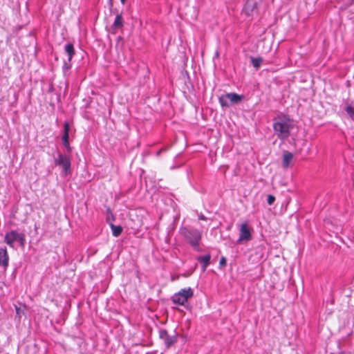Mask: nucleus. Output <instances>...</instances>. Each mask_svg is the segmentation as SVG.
Instances as JSON below:
<instances>
[{
  "instance_id": "f257e3e1",
  "label": "nucleus",
  "mask_w": 354,
  "mask_h": 354,
  "mask_svg": "<svg viewBox=\"0 0 354 354\" xmlns=\"http://www.w3.org/2000/svg\"><path fill=\"white\" fill-rule=\"evenodd\" d=\"M292 120L287 115H281L274 119L273 129L277 136L281 140L288 138L293 128Z\"/></svg>"
},
{
  "instance_id": "f03ea898",
  "label": "nucleus",
  "mask_w": 354,
  "mask_h": 354,
  "mask_svg": "<svg viewBox=\"0 0 354 354\" xmlns=\"http://www.w3.org/2000/svg\"><path fill=\"white\" fill-rule=\"evenodd\" d=\"M185 240L195 250H198L199 243L202 238V232L190 227H183L180 230Z\"/></svg>"
},
{
  "instance_id": "7ed1b4c3",
  "label": "nucleus",
  "mask_w": 354,
  "mask_h": 354,
  "mask_svg": "<svg viewBox=\"0 0 354 354\" xmlns=\"http://www.w3.org/2000/svg\"><path fill=\"white\" fill-rule=\"evenodd\" d=\"M194 296V290L190 287L183 288L175 293L171 298L172 302L175 304L185 306L188 299Z\"/></svg>"
},
{
  "instance_id": "20e7f679",
  "label": "nucleus",
  "mask_w": 354,
  "mask_h": 354,
  "mask_svg": "<svg viewBox=\"0 0 354 354\" xmlns=\"http://www.w3.org/2000/svg\"><path fill=\"white\" fill-rule=\"evenodd\" d=\"M54 161L56 165L62 168L63 172L66 176L71 173V162L70 158L67 155L58 152L57 156L55 158Z\"/></svg>"
},
{
  "instance_id": "39448f33",
  "label": "nucleus",
  "mask_w": 354,
  "mask_h": 354,
  "mask_svg": "<svg viewBox=\"0 0 354 354\" xmlns=\"http://www.w3.org/2000/svg\"><path fill=\"white\" fill-rule=\"evenodd\" d=\"M17 241L19 242L21 246H24L26 242L25 234L19 233L16 230H12L6 234L4 241L10 247L13 248V243Z\"/></svg>"
},
{
  "instance_id": "423d86ee",
  "label": "nucleus",
  "mask_w": 354,
  "mask_h": 354,
  "mask_svg": "<svg viewBox=\"0 0 354 354\" xmlns=\"http://www.w3.org/2000/svg\"><path fill=\"white\" fill-rule=\"evenodd\" d=\"M259 2V0H247L243 12L248 17H254V14L258 12V5Z\"/></svg>"
},
{
  "instance_id": "0eeeda50",
  "label": "nucleus",
  "mask_w": 354,
  "mask_h": 354,
  "mask_svg": "<svg viewBox=\"0 0 354 354\" xmlns=\"http://www.w3.org/2000/svg\"><path fill=\"white\" fill-rule=\"evenodd\" d=\"M159 337L163 341L166 348H169L177 342L176 335H169L165 329L159 330Z\"/></svg>"
},
{
  "instance_id": "6e6552de",
  "label": "nucleus",
  "mask_w": 354,
  "mask_h": 354,
  "mask_svg": "<svg viewBox=\"0 0 354 354\" xmlns=\"http://www.w3.org/2000/svg\"><path fill=\"white\" fill-rule=\"evenodd\" d=\"M239 230L240 234L237 243H241L243 241H250L252 239L251 232L247 222L241 225Z\"/></svg>"
},
{
  "instance_id": "1a4fd4ad",
  "label": "nucleus",
  "mask_w": 354,
  "mask_h": 354,
  "mask_svg": "<svg viewBox=\"0 0 354 354\" xmlns=\"http://www.w3.org/2000/svg\"><path fill=\"white\" fill-rule=\"evenodd\" d=\"M293 154L288 151H285L283 155L282 166L283 168H288L291 166L293 160Z\"/></svg>"
},
{
  "instance_id": "9d476101",
  "label": "nucleus",
  "mask_w": 354,
  "mask_h": 354,
  "mask_svg": "<svg viewBox=\"0 0 354 354\" xmlns=\"http://www.w3.org/2000/svg\"><path fill=\"white\" fill-rule=\"evenodd\" d=\"M9 256L6 247L0 248V266L7 267L8 266Z\"/></svg>"
},
{
  "instance_id": "9b49d317",
  "label": "nucleus",
  "mask_w": 354,
  "mask_h": 354,
  "mask_svg": "<svg viewBox=\"0 0 354 354\" xmlns=\"http://www.w3.org/2000/svg\"><path fill=\"white\" fill-rule=\"evenodd\" d=\"M211 255L209 254L204 256H199L196 258L197 261L202 264V269L205 271L210 263Z\"/></svg>"
},
{
  "instance_id": "f8f14e48",
  "label": "nucleus",
  "mask_w": 354,
  "mask_h": 354,
  "mask_svg": "<svg viewBox=\"0 0 354 354\" xmlns=\"http://www.w3.org/2000/svg\"><path fill=\"white\" fill-rule=\"evenodd\" d=\"M226 97L229 98L231 104H236L241 102L243 98V95H238L235 93H229L226 94Z\"/></svg>"
},
{
  "instance_id": "ddd939ff",
  "label": "nucleus",
  "mask_w": 354,
  "mask_h": 354,
  "mask_svg": "<svg viewBox=\"0 0 354 354\" xmlns=\"http://www.w3.org/2000/svg\"><path fill=\"white\" fill-rule=\"evenodd\" d=\"M64 50L68 55V59L69 62H71L72 58L75 54L74 46L72 43H68L64 46Z\"/></svg>"
},
{
  "instance_id": "4468645a",
  "label": "nucleus",
  "mask_w": 354,
  "mask_h": 354,
  "mask_svg": "<svg viewBox=\"0 0 354 354\" xmlns=\"http://www.w3.org/2000/svg\"><path fill=\"white\" fill-rule=\"evenodd\" d=\"M124 21L122 14H118L115 17V21L112 25V29L117 30L123 26Z\"/></svg>"
},
{
  "instance_id": "2eb2a0df",
  "label": "nucleus",
  "mask_w": 354,
  "mask_h": 354,
  "mask_svg": "<svg viewBox=\"0 0 354 354\" xmlns=\"http://www.w3.org/2000/svg\"><path fill=\"white\" fill-rule=\"evenodd\" d=\"M110 227L112 230V234L117 237L122 232V227L120 225H115L113 223H110Z\"/></svg>"
},
{
  "instance_id": "dca6fc26",
  "label": "nucleus",
  "mask_w": 354,
  "mask_h": 354,
  "mask_svg": "<svg viewBox=\"0 0 354 354\" xmlns=\"http://www.w3.org/2000/svg\"><path fill=\"white\" fill-rule=\"evenodd\" d=\"M251 62L252 64V66L256 68L257 69L259 68L263 62V59L260 57H250Z\"/></svg>"
},
{
  "instance_id": "f3484780",
  "label": "nucleus",
  "mask_w": 354,
  "mask_h": 354,
  "mask_svg": "<svg viewBox=\"0 0 354 354\" xmlns=\"http://www.w3.org/2000/svg\"><path fill=\"white\" fill-rule=\"evenodd\" d=\"M63 145L66 147L68 152H71V147L69 144V136L63 135L62 138Z\"/></svg>"
},
{
  "instance_id": "a211bd4d",
  "label": "nucleus",
  "mask_w": 354,
  "mask_h": 354,
  "mask_svg": "<svg viewBox=\"0 0 354 354\" xmlns=\"http://www.w3.org/2000/svg\"><path fill=\"white\" fill-rule=\"evenodd\" d=\"M229 101H230L229 98L226 97V94L223 95L219 97V102H220L221 106H223V107L229 106L230 105V104L229 103Z\"/></svg>"
},
{
  "instance_id": "6ab92c4d",
  "label": "nucleus",
  "mask_w": 354,
  "mask_h": 354,
  "mask_svg": "<svg viewBox=\"0 0 354 354\" xmlns=\"http://www.w3.org/2000/svg\"><path fill=\"white\" fill-rule=\"evenodd\" d=\"M345 111L352 119H354V107L351 104H346Z\"/></svg>"
},
{
  "instance_id": "aec40b11",
  "label": "nucleus",
  "mask_w": 354,
  "mask_h": 354,
  "mask_svg": "<svg viewBox=\"0 0 354 354\" xmlns=\"http://www.w3.org/2000/svg\"><path fill=\"white\" fill-rule=\"evenodd\" d=\"M70 125L68 122H65L64 124V133L63 135L69 136Z\"/></svg>"
},
{
  "instance_id": "412c9836",
  "label": "nucleus",
  "mask_w": 354,
  "mask_h": 354,
  "mask_svg": "<svg viewBox=\"0 0 354 354\" xmlns=\"http://www.w3.org/2000/svg\"><path fill=\"white\" fill-rule=\"evenodd\" d=\"M71 68V62H69L68 59L67 61L64 62L63 64V70L68 71Z\"/></svg>"
},
{
  "instance_id": "4be33fe9",
  "label": "nucleus",
  "mask_w": 354,
  "mask_h": 354,
  "mask_svg": "<svg viewBox=\"0 0 354 354\" xmlns=\"http://www.w3.org/2000/svg\"><path fill=\"white\" fill-rule=\"evenodd\" d=\"M274 201H275V197L273 195L269 194L268 196V198H267L268 204L271 205L274 203Z\"/></svg>"
},
{
  "instance_id": "5701e85b",
  "label": "nucleus",
  "mask_w": 354,
  "mask_h": 354,
  "mask_svg": "<svg viewBox=\"0 0 354 354\" xmlns=\"http://www.w3.org/2000/svg\"><path fill=\"white\" fill-rule=\"evenodd\" d=\"M227 264V260H226V258L224 257H222L221 259H220V261H219V265L222 267L223 266H225Z\"/></svg>"
},
{
  "instance_id": "b1692460",
  "label": "nucleus",
  "mask_w": 354,
  "mask_h": 354,
  "mask_svg": "<svg viewBox=\"0 0 354 354\" xmlns=\"http://www.w3.org/2000/svg\"><path fill=\"white\" fill-rule=\"evenodd\" d=\"M15 308H16V313H17V315H18L20 317V313H21L20 308L16 306Z\"/></svg>"
},
{
  "instance_id": "393cba45",
  "label": "nucleus",
  "mask_w": 354,
  "mask_h": 354,
  "mask_svg": "<svg viewBox=\"0 0 354 354\" xmlns=\"http://www.w3.org/2000/svg\"><path fill=\"white\" fill-rule=\"evenodd\" d=\"M200 220H206V217L203 214H201L198 218Z\"/></svg>"
},
{
  "instance_id": "a878e982",
  "label": "nucleus",
  "mask_w": 354,
  "mask_h": 354,
  "mask_svg": "<svg viewBox=\"0 0 354 354\" xmlns=\"http://www.w3.org/2000/svg\"><path fill=\"white\" fill-rule=\"evenodd\" d=\"M107 212L109 214H110V215L111 216L112 218L113 219V214H112V212L111 211V209L109 207L107 208Z\"/></svg>"
},
{
  "instance_id": "bb28decb",
  "label": "nucleus",
  "mask_w": 354,
  "mask_h": 354,
  "mask_svg": "<svg viewBox=\"0 0 354 354\" xmlns=\"http://www.w3.org/2000/svg\"><path fill=\"white\" fill-rule=\"evenodd\" d=\"M113 0H109V4L111 7L113 6Z\"/></svg>"
},
{
  "instance_id": "cd10ccee",
  "label": "nucleus",
  "mask_w": 354,
  "mask_h": 354,
  "mask_svg": "<svg viewBox=\"0 0 354 354\" xmlns=\"http://www.w3.org/2000/svg\"><path fill=\"white\" fill-rule=\"evenodd\" d=\"M120 1H121V3H122V4H124V3H125V0H120Z\"/></svg>"
},
{
  "instance_id": "c85d7f7f",
  "label": "nucleus",
  "mask_w": 354,
  "mask_h": 354,
  "mask_svg": "<svg viewBox=\"0 0 354 354\" xmlns=\"http://www.w3.org/2000/svg\"><path fill=\"white\" fill-rule=\"evenodd\" d=\"M160 151H158V152H157V155H158V156H159V155H160Z\"/></svg>"
},
{
  "instance_id": "c756f323",
  "label": "nucleus",
  "mask_w": 354,
  "mask_h": 354,
  "mask_svg": "<svg viewBox=\"0 0 354 354\" xmlns=\"http://www.w3.org/2000/svg\"><path fill=\"white\" fill-rule=\"evenodd\" d=\"M216 56L218 57V52H216Z\"/></svg>"
},
{
  "instance_id": "7c9ffc66",
  "label": "nucleus",
  "mask_w": 354,
  "mask_h": 354,
  "mask_svg": "<svg viewBox=\"0 0 354 354\" xmlns=\"http://www.w3.org/2000/svg\"><path fill=\"white\" fill-rule=\"evenodd\" d=\"M259 1H261V0H259Z\"/></svg>"
}]
</instances>
